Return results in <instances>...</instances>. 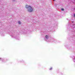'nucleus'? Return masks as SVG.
<instances>
[{"label":"nucleus","instance_id":"f03ea898","mask_svg":"<svg viewBox=\"0 0 75 75\" xmlns=\"http://www.w3.org/2000/svg\"><path fill=\"white\" fill-rule=\"evenodd\" d=\"M46 38H47V39H48V36L47 35H46L45 36Z\"/></svg>","mask_w":75,"mask_h":75},{"label":"nucleus","instance_id":"0eeeda50","mask_svg":"<svg viewBox=\"0 0 75 75\" xmlns=\"http://www.w3.org/2000/svg\"><path fill=\"white\" fill-rule=\"evenodd\" d=\"M74 17H75V14H74Z\"/></svg>","mask_w":75,"mask_h":75},{"label":"nucleus","instance_id":"1a4fd4ad","mask_svg":"<svg viewBox=\"0 0 75 75\" xmlns=\"http://www.w3.org/2000/svg\"><path fill=\"white\" fill-rule=\"evenodd\" d=\"M72 23H74V22H73Z\"/></svg>","mask_w":75,"mask_h":75},{"label":"nucleus","instance_id":"6e6552de","mask_svg":"<svg viewBox=\"0 0 75 75\" xmlns=\"http://www.w3.org/2000/svg\"><path fill=\"white\" fill-rule=\"evenodd\" d=\"M54 0V1H55V0Z\"/></svg>","mask_w":75,"mask_h":75},{"label":"nucleus","instance_id":"f257e3e1","mask_svg":"<svg viewBox=\"0 0 75 75\" xmlns=\"http://www.w3.org/2000/svg\"><path fill=\"white\" fill-rule=\"evenodd\" d=\"M25 7L26 8H28V11L29 12H32L33 11V9L31 6H28V5H26Z\"/></svg>","mask_w":75,"mask_h":75},{"label":"nucleus","instance_id":"20e7f679","mask_svg":"<svg viewBox=\"0 0 75 75\" xmlns=\"http://www.w3.org/2000/svg\"><path fill=\"white\" fill-rule=\"evenodd\" d=\"M62 10V11H64V8H62L61 9Z\"/></svg>","mask_w":75,"mask_h":75},{"label":"nucleus","instance_id":"7ed1b4c3","mask_svg":"<svg viewBox=\"0 0 75 75\" xmlns=\"http://www.w3.org/2000/svg\"><path fill=\"white\" fill-rule=\"evenodd\" d=\"M21 22L19 21V22H18V24H21Z\"/></svg>","mask_w":75,"mask_h":75},{"label":"nucleus","instance_id":"423d86ee","mask_svg":"<svg viewBox=\"0 0 75 75\" xmlns=\"http://www.w3.org/2000/svg\"><path fill=\"white\" fill-rule=\"evenodd\" d=\"M1 59V58L0 57V60Z\"/></svg>","mask_w":75,"mask_h":75},{"label":"nucleus","instance_id":"39448f33","mask_svg":"<svg viewBox=\"0 0 75 75\" xmlns=\"http://www.w3.org/2000/svg\"><path fill=\"white\" fill-rule=\"evenodd\" d=\"M52 69V67H51V68H50V70H51V69Z\"/></svg>","mask_w":75,"mask_h":75}]
</instances>
